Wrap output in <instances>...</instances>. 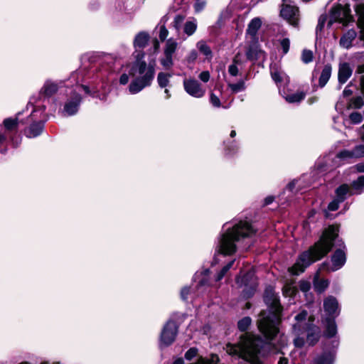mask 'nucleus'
Segmentation results:
<instances>
[{"mask_svg": "<svg viewBox=\"0 0 364 364\" xmlns=\"http://www.w3.org/2000/svg\"><path fill=\"white\" fill-rule=\"evenodd\" d=\"M178 48V43L173 38H168L165 43L163 56L160 59L161 65L166 70L173 65V55Z\"/></svg>", "mask_w": 364, "mask_h": 364, "instance_id": "obj_10", "label": "nucleus"}, {"mask_svg": "<svg viewBox=\"0 0 364 364\" xmlns=\"http://www.w3.org/2000/svg\"><path fill=\"white\" fill-rule=\"evenodd\" d=\"M210 102L215 107H220L221 106L220 100L218 96L211 92L210 95Z\"/></svg>", "mask_w": 364, "mask_h": 364, "instance_id": "obj_49", "label": "nucleus"}, {"mask_svg": "<svg viewBox=\"0 0 364 364\" xmlns=\"http://www.w3.org/2000/svg\"><path fill=\"white\" fill-rule=\"evenodd\" d=\"M328 16L326 14H322L319 16L318 24L316 28V38L321 37L322 31L327 21Z\"/></svg>", "mask_w": 364, "mask_h": 364, "instance_id": "obj_33", "label": "nucleus"}, {"mask_svg": "<svg viewBox=\"0 0 364 364\" xmlns=\"http://www.w3.org/2000/svg\"><path fill=\"white\" fill-rule=\"evenodd\" d=\"M306 178L307 176L304 175L299 179L292 181L287 185V188L291 192L294 191L295 189L296 191H298L299 189L303 188L304 186H303L302 183L306 179Z\"/></svg>", "mask_w": 364, "mask_h": 364, "instance_id": "obj_29", "label": "nucleus"}, {"mask_svg": "<svg viewBox=\"0 0 364 364\" xmlns=\"http://www.w3.org/2000/svg\"><path fill=\"white\" fill-rule=\"evenodd\" d=\"M236 283L240 287H244L242 294L246 298L253 295L257 286L253 271H248L245 275L237 277Z\"/></svg>", "mask_w": 364, "mask_h": 364, "instance_id": "obj_8", "label": "nucleus"}, {"mask_svg": "<svg viewBox=\"0 0 364 364\" xmlns=\"http://www.w3.org/2000/svg\"><path fill=\"white\" fill-rule=\"evenodd\" d=\"M82 77L81 71H75L72 73L68 80L75 82V88L71 92V95L65 102L63 107V114L65 116L75 115L79 109L82 102V97L80 92L83 90L85 93L90 94L89 87L86 85H79L80 79Z\"/></svg>", "mask_w": 364, "mask_h": 364, "instance_id": "obj_5", "label": "nucleus"}, {"mask_svg": "<svg viewBox=\"0 0 364 364\" xmlns=\"http://www.w3.org/2000/svg\"><path fill=\"white\" fill-rule=\"evenodd\" d=\"M274 199V197H273V196H267V198H265V199H264V205H267L271 204V203L273 202Z\"/></svg>", "mask_w": 364, "mask_h": 364, "instance_id": "obj_61", "label": "nucleus"}, {"mask_svg": "<svg viewBox=\"0 0 364 364\" xmlns=\"http://www.w3.org/2000/svg\"><path fill=\"white\" fill-rule=\"evenodd\" d=\"M197 58H198L197 51L196 50H192L190 51V53L186 56V60L188 63H192L195 62V60L197 59Z\"/></svg>", "mask_w": 364, "mask_h": 364, "instance_id": "obj_52", "label": "nucleus"}, {"mask_svg": "<svg viewBox=\"0 0 364 364\" xmlns=\"http://www.w3.org/2000/svg\"><path fill=\"white\" fill-rule=\"evenodd\" d=\"M353 92L348 89V88H345L343 92V94L344 96L347 97V96H350V95H352Z\"/></svg>", "mask_w": 364, "mask_h": 364, "instance_id": "obj_62", "label": "nucleus"}, {"mask_svg": "<svg viewBox=\"0 0 364 364\" xmlns=\"http://www.w3.org/2000/svg\"><path fill=\"white\" fill-rule=\"evenodd\" d=\"M190 292V288L185 287L181 291V297L183 300H186L188 298V295Z\"/></svg>", "mask_w": 364, "mask_h": 364, "instance_id": "obj_59", "label": "nucleus"}, {"mask_svg": "<svg viewBox=\"0 0 364 364\" xmlns=\"http://www.w3.org/2000/svg\"><path fill=\"white\" fill-rule=\"evenodd\" d=\"M228 86L232 93L242 92L246 89L245 81L242 80H239L237 83L228 82Z\"/></svg>", "mask_w": 364, "mask_h": 364, "instance_id": "obj_34", "label": "nucleus"}, {"mask_svg": "<svg viewBox=\"0 0 364 364\" xmlns=\"http://www.w3.org/2000/svg\"><path fill=\"white\" fill-rule=\"evenodd\" d=\"M172 77L171 74L166 73H159L157 76V82L161 88H166L170 82V78Z\"/></svg>", "mask_w": 364, "mask_h": 364, "instance_id": "obj_30", "label": "nucleus"}, {"mask_svg": "<svg viewBox=\"0 0 364 364\" xmlns=\"http://www.w3.org/2000/svg\"><path fill=\"white\" fill-rule=\"evenodd\" d=\"M357 33L353 29L348 30L340 39V46L346 49H349L352 46L353 41L355 39Z\"/></svg>", "mask_w": 364, "mask_h": 364, "instance_id": "obj_22", "label": "nucleus"}, {"mask_svg": "<svg viewBox=\"0 0 364 364\" xmlns=\"http://www.w3.org/2000/svg\"><path fill=\"white\" fill-rule=\"evenodd\" d=\"M323 309L326 314L328 316L327 318H335L339 315L340 309L337 299L329 296L323 301Z\"/></svg>", "mask_w": 364, "mask_h": 364, "instance_id": "obj_16", "label": "nucleus"}, {"mask_svg": "<svg viewBox=\"0 0 364 364\" xmlns=\"http://www.w3.org/2000/svg\"><path fill=\"white\" fill-rule=\"evenodd\" d=\"M129 74L123 73L120 75L119 82L120 85H125L129 82Z\"/></svg>", "mask_w": 364, "mask_h": 364, "instance_id": "obj_56", "label": "nucleus"}, {"mask_svg": "<svg viewBox=\"0 0 364 364\" xmlns=\"http://www.w3.org/2000/svg\"><path fill=\"white\" fill-rule=\"evenodd\" d=\"M341 201L338 200L337 198L333 199L328 205V210L330 211H335L338 209L340 203Z\"/></svg>", "mask_w": 364, "mask_h": 364, "instance_id": "obj_53", "label": "nucleus"}, {"mask_svg": "<svg viewBox=\"0 0 364 364\" xmlns=\"http://www.w3.org/2000/svg\"><path fill=\"white\" fill-rule=\"evenodd\" d=\"M349 118L352 123L355 124H360L363 121V116L360 113L357 112H352L350 114Z\"/></svg>", "mask_w": 364, "mask_h": 364, "instance_id": "obj_44", "label": "nucleus"}, {"mask_svg": "<svg viewBox=\"0 0 364 364\" xmlns=\"http://www.w3.org/2000/svg\"><path fill=\"white\" fill-rule=\"evenodd\" d=\"M314 54L310 50L304 49L301 53V60L304 63L308 64L313 61Z\"/></svg>", "mask_w": 364, "mask_h": 364, "instance_id": "obj_38", "label": "nucleus"}, {"mask_svg": "<svg viewBox=\"0 0 364 364\" xmlns=\"http://www.w3.org/2000/svg\"><path fill=\"white\" fill-rule=\"evenodd\" d=\"M252 320L250 317L246 316L240 320L237 323L238 328L241 331H245L247 330L248 327L250 326Z\"/></svg>", "mask_w": 364, "mask_h": 364, "instance_id": "obj_37", "label": "nucleus"}, {"mask_svg": "<svg viewBox=\"0 0 364 364\" xmlns=\"http://www.w3.org/2000/svg\"><path fill=\"white\" fill-rule=\"evenodd\" d=\"M173 364H184V361L182 358L176 359Z\"/></svg>", "mask_w": 364, "mask_h": 364, "instance_id": "obj_64", "label": "nucleus"}, {"mask_svg": "<svg viewBox=\"0 0 364 364\" xmlns=\"http://www.w3.org/2000/svg\"><path fill=\"white\" fill-rule=\"evenodd\" d=\"M278 364H288V360L285 358H280Z\"/></svg>", "mask_w": 364, "mask_h": 364, "instance_id": "obj_63", "label": "nucleus"}, {"mask_svg": "<svg viewBox=\"0 0 364 364\" xmlns=\"http://www.w3.org/2000/svg\"><path fill=\"white\" fill-rule=\"evenodd\" d=\"M34 103H37V102L35 100L34 97H32L30 100L28 104L27 105V109H28L29 106L32 107L31 117L32 118V119L42 118L46 110V106L41 105H34Z\"/></svg>", "mask_w": 364, "mask_h": 364, "instance_id": "obj_23", "label": "nucleus"}, {"mask_svg": "<svg viewBox=\"0 0 364 364\" xmlns=\"http://www.w3.org/2000/svg\"><path fill=\"white\" fill-rule=\"evenodd\" d=\"M305 95H306L304 92H296L295 93L287 95L285 97V100L289 103L299 102L304 99Z\"/></svg>", "mask_w": 364, "mask_h": 364, "instance_id": "obj_32", "label": "nucleus"}, {"mask_svg": "<svg viewBox=\"0 0 364 364\" xmlns=\"http://www.w3.org/2000/svg\"><path fill=\"white\" fill-rule=\"evenodd\" d=\"M301 335L294 336L295 338H294V345L296 348H301L304 346L305 341L304 338L303 336H301Z\"/></svg>", "mask_w": 364, "mask_h": 364, "instance_id": "obj_47", "label": "nucleus"}, {"mask_svg": "<svg viewBox=\"0 0 364 364\" xmlns=\"http://www.w3.org/2000/svg\"><path fill=\"white\" fill-rule=\"evenodd\" d=\"M306 341L310 346L315 345L320 338V329L314 324H309L306 328Z\"/></svg>", "mask_w": 364, "mask_h": 364, "instance_id": "obj_19", "label": "nucleus"}, {"mask_svg": "<svg viewBox=\"0 0 364 364\" xmlns=\"http://www.w3.org/2000/svg\"><path fill=\"white\" fill-rule=\"evenodd\" d=\"M45 120H41L31 124L25 132L26 136L28 138H34L39 136L43 130Z\"/></svg>", "mask_w": 364, "mask_h": 364, "instance_id": "obj_20", "label": "nucleus"}, {"mask_svg": "<svg viewBox=\"0 0 364 364\" xmlns=\"http://www.w3.org/2000/svg\"><path fill=\"white\" fill-rule=\"evenodd\" d=\"M271 75L275 82H280L282 81V77L278 70H272L271 72Z\"/></svg>", "mask_w": 364, "mask_h": 364, "instance_id": "obj_57", "label": "nucleus"}, {"mask_svg": "<svg viewBox=\"0 0 364 364\" xmlns=\"http://www.w3.org/2000/svg\"><path fill=\"white\" fill-rule=\"evenodd\" d=\"M353 73V70L350 65L347 63H341L338 69V82L341 84L346 82L350 78Z\"/></svg>", "mask_w": 364, "mask_h": 364, "instance_id": "obj_21", "label": "nucleus"}, {"mask_svg": "<svg viewBox=\"0 0 364 364\" xmlns=\"http://www.w3.org/2000/svg\"><path fill=\"white\" fill-rule=\"evenodd\" d=\"M198 77L202 82H208L210 77L209 71L205 70V71L201 72L199 74Z\"/></svg>", "mask_w": 364, "mask_h": 364, "instance_id": "obj_55", "label": "nucleus"}, {"mask_svg": "<svg viewBox=\"0 0 364 364\" xmlns=\"http://www.w3.org/2000/svg\"><path fill=\"white\" fill-rule=\"evenodd\" d=\"M331 71L332 68L329 64L326 65L323 68L318 80L319 86L321 87H324L329 80L331 75Z\"/></svg>", "mask_w": 364, "mask_h": 364, "instance_id": "obj_26", "label": "nucleus"}, {"mask_svg": "<svg viewBox=\"0 0 364 364\" xmlns=\"http://www.w3.org/2000/svg\"><path fill=\"white\" fill-rule=\"evenodd\" d=\"M280 45L282 46V48L283 50L284 53V54L287 53L289 52V47H290V41H289V39L287 38H283L280 41Z\"/></svg>", "mask_w": 364, "mask_h": 364, "instance_id": "obj_51", "label": "nucleus"}, {"mask_svg": "<svg viewBox=\"0 0 364 364\" xmlns=\"http://www.w3.org/2000/svg\"><path fill=\"white\" fill-rule=\"evenodd\" d=\"M178 329V326L174 321H168L161 333L160 346L166 347L173 343L177 336Z\"/></svg>", "mask_w": 364, "mask_h": 364, "instance_id": "obj_9", "label": "nucleus"}, {"mask_svg": "<svg viewBox=\"0 0 364 364\" xmlns=\"http://www.w3.org/2000/svg\"><path fill=\"white\" fill-rule=\"evenodd\" d=\"M255 234V230L251 224L247 221H240L232 228L228 227L224 230L215 251L223 255H231L237 250V242L241 239L251 238Z\"/></svg>", "mask_w": 364, "mask_h": 364, "instance_id": "obj_3", "label": "nucleus"}, {"mask_svg": "<svg viewBox=\"0 0 364 364\" xmlns=\"http://www.w3.org/2000/svg\"><path fill=\"white\" fill-rule=\"evenodd\" d=\"M364 105V100L362 97H356L350 100V106L355 109L361 108Z\"/></svg>", "mask_w": 364, "mask_h": 364, "instance_id": "obj_41", "label": "nucleus"}, {"mask_svg": "<svg viewBox=\"0 0 364 364\" xmlns=\"http://www.w3.org/2000/svg\"><path fill=\"white\" fill-rule=\"evenodd\" d=\"M326 331L325 335L328 338L333 337L337 333V326L333 318H325Z\"/></svg>", "mask_w": 364, "mask_h": 364, "instance_id": "obj_25", "label": "nucleus"}, {"mask_svg": "<svg viewBox=\"0 0 364 364\" xmlns=\"http://www.w3.org/2000/svg\"><path fill=\"white\" fill-rule=\"evenodd\" d=\"M356 170L358 171V172H360V173H363L364 172V162L363 163H360V164H358L356 166Z\"/></svg>", "mask_w": 364, "mask_h": 364, "instance_id": "obj_60", "label": "nucleus"}, {"mask_svg": "<svg viewBox=\"0 0 364 364\" xmlns=\"http://www.w3.org/2000/svg\"><path fill=\"white\" fill-rule=\"evenodd\" d=\"M308 316V312L306 310L301 311L297 315L295 316V323L291 327V333L294 336L303 335L306 331V328L309 324L306 323Z\"/></svg>", "mask_w": 364, "mask_h": 364, "instance_id": "obj_15", "label": "nucleus"}, {"mask_svg": "<svg viewBox=\"0 0 364 364\" xmlns=\"http://www.w3.org/2000/svg\"><path fill=\"white\" fill-rule=\"evenodd\" d=\"M338 233V227L329 226L323 231L320 240L314 246L299 255L294 265L289 268V272L294 275H299L304 272L307 267L326 255L334 245Z\"/></svg>", "mask_w": 364, "mask_h": 364, "instance_id": "obj_2", "label": "nucleus"}, {"mask_svg": "<svg viewBox=\"0 0 364 364\" xmlns=\"http://www.w3.org/2000/svg\"><path fill=\"white\" fill-rule=\"evenodd\" d=\"M282 291L284 296L292 297L296 292V288L291 284H286L284 286Z\"/></svg>", "mask_w": 364, "mask_h": 364, "instance_id": "obj_36", "label": "nucleus"}, {"mask_svg": "<svg viewBox=\"0 0 364 364\" xmlns=\"http://www.w3.org/2000/svg\"><path fill=\"white\" fill-rule=\"evenodd\" d=\"M355 158L364 156V144L356 146L353 149Z\"/></svg>", "mask_w": 364, "mask_h": 364, "instance_id": "obj_46", "label": "nucleus"}, {"mask_svg": "<svg viewBox=\"0 0 364 364\" xmlns=\"http://www.w3.org/2000/svg\"><path fill=\"white\" fill-rule=\"evenodd\" d=\"M183 89L190 96L202 98L205 95V88L195 78H185L183 81Z\"/></svg>", "mask_w": 364, "mask_h": 364, "instance_id": "obj_12", "label": "nucleus"}, {"mask_svg": "<svg viewBox=\"0 0 364 364\" xmlns=\"http://www.w3.org/2000/svg\"><path fill=\"white\" fill-rule=\"evenodd\" d=\"M144 53L136 55V60L133 63L129 70V75L133 77L129 85V92L135 95L141 92L145 87L149 86L154 77L155 70L153 65L143 60Z\"/></svg>", "mask_w": 364, "mask_h": 364, "instance_id": "obj_4", "label": "nucleus"}, {"mask_svg": "<svg viewBox=\"0 0 364 364\" xmlns=\"http://www.w3.org/2000/svg\"><path fill=\"white\" fill-rule=\"evenodd\" d=\"M18 119L7 118L4 120V129L5 133L7 134V132L15 129L17 127Z\"/></svg>", "mask_w": 364, "mask_h": 364, "instance_id": "obj_35", "label": "nucleus"}, {"mask_svg": "<svg viewBox=\"0 0 364 364\" xmlns=\"http://www.w3.org/2000/svg\"><path fill=\"white\" fill-rule=\"evenodd\" d=\"M75 82H71L70 80H60L53 81L51 80H47L40 90V95L45 97H50L55 94L58 90L63 86H74Z\"/></svg>", "mask_w": 364, "mask_h": 364, "instance_id": "obj_13", "label": "nucleus"}, {"mask_svg": "<svg viewBox=\"0 0 364 364\" xmlns=\"http://www.w3.org/2000/svg\"><path fill=\"white\" fill-rule=\"evenodd\" d=\"M336 360L334 350H324L317 354L312 361V364H333Z\"/></svg>", "mask_w": 364, "mask_h": 364, "instance_id": "obj_17", "label": "nucleus"}, {"mask_svg": "<svg viewBox=\"0 0 364 364\" xmlns=\"http://www.w3.org/2000/svg\"><path fill=\"white\" fill-rule=\"evenodd\" d=\"M264 299L269 307V311H262L258 319V328L265 337L264 342L260 337L254 335H245L241 337L237 344H228L227 352L232 355L251 363L259 364L260 358L264 355L270 341L279 333L278 326L282 320V310L279 296L272 287L265 289Z\"/></svg>", "mask_w": 364, "mask_h": 364, "instance_id": "obj_1", "label": "nucleus"}, {"mask_svg": "<svg viewBox=\"0 0 364 364\" xmlns=\"http://www.w3.org/2000/svg\"><path fill=\"white\" fill-rule=\"evenodd\" d=\"M353 21V17L350 14V6L348 4L344 6L338 4L332 8L328 24L331 25L334 22H338L346 26Z\"/></svg>", "mask_w": 364, "mask_h": 364, "instance_id": "obj_7", "label": "nucleus"}, {"mask_svg": "<svg viewBox=\"0 0 364 364\" xmlns=\"http://www.w3.org/2000/svg\"><path fill=\"white\" fill-rule=\"evenodd\" d=\"M262 24V18L259 17H255L252 18L247 26L246 33L250 36L252 38L256 37V35L261 28Z\"/></svg>", "mask_w": 364, "mask_h": 364, "instance_id": "obj_24", "label": "nucleus"}, {"mask_svg": "<svg viewBox=\"0 0 364 364\" xmlns=\"http://www.w3.org/2000/svg\"><path fill=\"white\" fill-rule=\"evenodd\" d=\"M149 39V34L145 31H141L136 35L134 39V47L135 48L137 54L141 53L140 50L146 47Z\"/></svg>", "mask_w": 364, "mask_h": 364, "instance_id": "obj_18", "label": "nucleus"}, {"mask_svg": "<svg viewBox=\"0 0 364 364\" xmlns=\"http://www.w3.org/2000/svg\"><path fill=\"white\" fill-rule=\"evenodd\" d=\"M185 17L182 15H176L171 24L173 28L176 30V32L178 37L181 36H186V37L181 36V38L186 39L188 37L193 36L198 28V22L195 18H191L186 21H184Z\"/></svg>", "mask_w": 364, "mask_h": 364, "instance_id": "obj_6", "label": "nucleus"}, {"mask_svg": "<svg viewBox=\"0 0 364 364\" xmlns=\"http://www.w3.org/2000/svg\"><path fill=\"white\" fill-rule=\"evenodd\" d=\"M328 281L327 279H319L318 273L316 274L314 279V289L318 293L323 292L328 286Z\"/></svg>", "mask_w": 364, "mask_h": 364, "instance_id": "obj_28", "label": "nucleus"}, {"mask_svg": "<svg viewBox=\"0 0 364 364\" xmlns=\"http://www.w3.org/2000/svg\"><path fill=\"white\" fill-rule=\"evenodd\" d=\"M337 245L338 248L331 257L332 265L326 266V269L328 272H335L340 269L346 262V246L344 243L341 240H338Z\"/></svg>", "mask_w": 364, "mask_h": 364, "instance_id": "obj_11", "label": "nucleus"}, {"mask_svg": "<svg viewBox=\"0 0 364 364\" xmlns=\"http://www.w3.org/2000/svg\"><path fill=\"white\" fill-rule=\"evenodd\" d=\"M286 0H283L284 3ZM280 14L282 17L286 19L291 26L297 27L299 25V9L296 6L283 4Z\"/></svg>", "mask_w": 364, "mask_h": 364, "instance_id": "obj_14", "label": "nucleus"}, {"mask_svg": "<svg viewBox=\"0 0 364 364\" xmlns=\"http://www.w3.org/2000/svg\"><path fill=\"white\" fill-rule=\"evenodd\" d=\"M299 289L301 291L306 293L311 289V284L307 281H301L299 282Z\"/></svg>", "mask_w": 364, "mask_h": 364, "instance_id": "obj_54", "label": "nucleus"}, {"mask_svg": "<svg viewBox=\"0 0 364 364\" xmlns=\"http://www.w3.org/2000/svg\"><path fill=\"white\" fill-rule=\"evenodd\" d=\"M205 0H196V1L194 4L195 11L197 13L202 11L205 9Z\"/></svg>", "mask_w": 364, "mask_h": 364, "instance_id": "obj_45", "label": "nucleus"}, {"mask_svg": "<svg viewBox=\"0 0 364 364\" xmlns=\"http://www.w3.org/2000/svg\"><path fill=\"white\" fill-rule=\"evenodd\" d=\"M196 47L200 53L204 55L207 59H211L213 57V53L210 48L208 46L205 41H199L196 43Z\"/></svg>", "mask_w": 364, "mask_h": 364, "instance_id": "obj_27", "label": "nucleus"}, {"mask_svg": "<svg viewBox=\"0 0 364 364\" xmlns=\"http://www.w3.org/2000/svg\"><path fill=\"white\" fill-rule=\"evenodd\" d=\"M239 63V60L237 59V56H235L233 59L232 63L228 67V73L232 76H237L239 73V70L237 68V64Z\"/></svg>", "mask_w": 364, "mask_h": 364, "instance_id": "obj_39", "label": "nucleus"}, {"mask_svg": "<svg viewBox=\"0 0 364 364\" xmlns=\"http://www.w3.org/2000/svg\"><path fill=\"white\" fill-rule=\"evenodd\" d=\"M337 157L341 159L346 160V159H348L355 158V156H354V153H353V150H351V151L344 150V151L339 152L337 154Z\"/></svg>", "mask_w": 364, "mask_h": 364, "instance_id": "obj_42", "label": "nucleus"}, {"mask_svg": "<svg viewBox=\"0 0 364 364\" xmlns=\"http://www.w3.org/2000/svg\"><path fill=\"white\" fill-rule=\"evenodd\" d=\"M198 354V349L196 348H190L185 354V358L188 360H192Z\"/></svg>", "mask_w": 364, "mask_h": 364, "instance_id": "obj_50", "label": "nucleus"}, {"mask_svg": "<svg viewBox=\"0 0 364 364\" xmlns=\"http://www.w3.org/2000/svg\"><path fill=\"white\" fill-rule=\"evenodd\" d=\"M352 186L357 191H361L364 188V176H361L356 181H354Z\"/></svg>", "mask_w": 364, "mask_h": 364, "instance_id": "obj_43", "label": "nucleus"}, {"mask_svg": "<svg viewBox=\"0 0 364 364\" xmlns=\"http://www.w3.org/2000/svg\"><path fill=\"white\" fill-rule=\"evenodd\" d=\"M235 262V260H232L229 263H228L225 266L223 267V269L220 270V272L218 274L215 280L220 281L221 280L224 276L226 274V273L230 270V269L232 267L233 264Z\"/></svg>", "mask_w": 364, "mask_h": 364, "instance_id": "obj_40", "label": "nucleus"}, {"mask_svg": "<svg viewBox=\"0 0 364 364\" xmlns=\"http://www.w3.org/2000/svg\"><path fill=\"white\" fill-rule=\"evenodd\" d=\"M6 134L4 132L3 126L0 125V146L6 141Z\"/></svg>", "mask_w": 364, "mask_h": 364, "instance_id": "obj_58", "label": "nucleus"}, {"mask_svg": "<svg viewBox=\"0 0 364 364\" xmlns=\"http://www.w3.org/2000/svg\"><path fill=\"white\" fill-rule=\"evenodd\" d=\"M168 29L166 28V26L164 25L161 26L160 28H159V37L160 40L161 41H165L166 39V38L168 37Z\"/></svg>", "mask_w": 364, "mask_h": 364, "instance_id": "obj_48", "label": "nucleus"}, {"mask_svg": "<svg viewBox=\"0 0 364 364\" xmlns=\"http://www.w3.org/2000/svg\"><path fill=\"white\" fill-rule=\"evenodd\" d=\"M349 186L347 184L340 186L336 190V198L343 202L346 198L347 193L349 192Z\"/></svg>", "mask_w": 364, "mask_h": 364, "instance_id": "obj_31", "label": "nucleus"}]
</instances>
